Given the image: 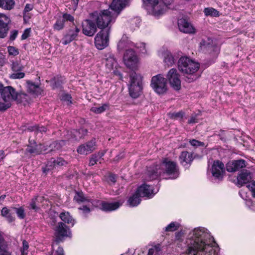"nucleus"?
Listing matches in <instances>:
<instances>
[{
    "mask_svg": "<svg viewBox=\"0 0 255 255\" xmlns=\"http://www.w3.org/2000/svg\"><path fill=\"white\" fill-rule=\"evenodd\" d=\"M186 253L188 255H217L213 248L216 243L208 230L199 227L188 235L186 240Z\"/></svg>",
    "mask_w": 255,
    "mask_h": 255,
    "instance_id": "obj_1",
    "label": "nucleus"
},
{
    "mask_svg": "<svg viewBox=\"0 0 255 255\" xmlns=\"http://www.w3.org/2000/svg\"><path fill=\"white\" fill-rule=\"evenodd\" d=\"M179 174V169L176 163L164 158L160 165L147 167L145 180L147 181H151L157 178L159 176L165 179H174L178 177Z\"/></svg>",
    "mask_w": 255,
    "mask_h": 255,
    "instance_id": "obj_2",
    "label": "nucleus"
},
{
    "mask_svg": "<svg viewBox=\"0 0 255 255\" xmlns=\"http://www.w3.org/2000/svg\"><path fill=\"white\" fill-rule=\"evenodd\" d=\"M128 0H113L109 9H102L97 15V27L100 29L108 28L110 31L111 23L114 22L121 11L128 4Z\"/></svg>",
    "mask_w": 255,
    "mask_h": 255,
    "instance_id": "obj_3",
    "label": "nucleus"
},
{
    "mask_svg": "<svg viewBox=\"0 0 255 255\" xmlns=\"http://www.w3.org/2000/svg\"><path fill=\"white\" fill-rule=\"evenodd\" d=\"M179 70L183 74L188 75L186 81L189 83L197 79L200 75L196 74L200 68L199 63L187 56L181 57L178 60Z\"/></svg>",
    "mask_w": 255,
    "mask_h": 255,
    "instance_id": "obj_4",
    "label": "nucleus"
},
{
    "mask_svg": "<svg viewBox=\"0 0 255 255\" xmlns=\"http://www.w3.org/2000/svg\"><path fill=\"white\" fill-rule=\"evenodd\" d=\"M70 235L71 232L67 226L62 222L58 223L55 229V239L52 245V251L49 255H64L62 248L58 247L56 250L54 248L55 246H58V244L62 241L64 238L70 237Z\"/></svg>",
    "mask_w": 255,
    "mask_h": 255,
    "instance_id": "obj_5",
    "label": "nucleus"
},
{
    "mask_svg": "<svg viewBox=\"0 0 255 255\" xmlns=\"http://www.w3.org/2000/svg\"><path fill=\"white\" fill-rule=\"evenodd\" d=\"M129 94L132 98L135 99L138 97L142 92V78L139 74L132 72L129 75Z\"/></svg>",
    "mask_w": 255,
    "mask_h": 255,
    "instance_id": "obj_6",
    "label": "nucleus"
},
{
    "mask_svg": "<svg viewBox=\"0 0 255 255\" xmlns=\"http://www.w3.org/2000/svg\"><path fill=\"white\" fill-rule=\"evenodd\" d=\"M143 3L146 6V8L155 16H159L163 14L166 10L167 5L172 1L165 0L163 2L159 0H142Z\"/></svg>",
    "mask_w": 255,
    "mask_h": 255,
    "instance_id": "obj_7",
    "label": "nucleus"
},
{
    "mask_svg": "<svg viewBox=\"0 0 255 255\" xmlns=\"http://www.w3.org/2000/svg\"><path fill=\"white\" fill-rule=\"evenodd\" d=\"M150 85L158 94H163L167 90L166 79L161 74L153 76L151 79Z\"/></svg>",
    "mask_w": 255,
    "mask_h": 255,
    "instance_id": "obj_8",
    "label": "nucleus"
},
{
    "mask_svg": "<svg viewBox=\"0 0 255 255\" xmlns=\"http://www.w3.org/2000/svg\"><path fill=\"white\" fill-rule=\"evenodd\" d=\"M110 31L108 28L103 29L97 34V49L102 50L108 46Z\"/></svg>",
    "mask_w": 255,
    "mask_h": 255,
    "instance_id": "obj_9",
    "label": "nucleus"
},
{
    "mask_svg": "<svg viewBox=\"0 0 255 255\" xmlns=\"http://www.w3.org/2000/svg\"><path fill=\"white\" fill-rule=\"evenodd\" d=\"M179 76L177 70L175 68L171 69L166 76L170 86L176 91L180 90L181 88V81Z\"/></svg>",
    "mask_w": 255,
    "mask_h": 255,
    "instance_id": "obj_10",
    "label": "nucleus"
},
{
    "mask_svg": "<svg viewBox=\"0 0 255 255\" xmlns=\"http://www.w3.org/2000/svg\"><path fill=\"white\" fill-rule=\"evenodd\" d=\"M125 65L130 69H133L137 66L138 58L135 52L131 48L127 49L124 56Z\"/></svg>",
    "mask_w": 255,
    "mask_h": 255,
    "instance_id": "obj_11",
    "label": "nucleus"
},
{
    "mask_svg": "<svg viewBox=\"0 0 255 255\" xmlns=\"http://www.w3.org/2000/svg\"><path fill=\"white\" fill-rule=\"evenodd\" d=\"M225 173L224 164L219 160L214 162L212 167V174L213 176L217 179L221 180L223 179Z\"/></svg>",
    "mask_w": 255,
    "mask_h": 255,
    "instance_id": "obj_12",
    "label": "nucleus"
},
{
    "mask_svg": "<svg viewBox=\"0 0 255 255\" xmlns=\"http://www.w3.org/2000/svg\"><path fill=\"white\" fill-rule=\"evenodd\" d=\"M16 94L17 92L14 88L11 86H7L4 87L1 95L3 101L11 104V102L16 101L17 98Z\"/></svg>",
    "mask_w": 255,
    "mask_h": 255,
    "instance_id": "obj_13",
    "label": "nucleus"
},
{
    "mask_svg": "<svg viewBox=\"0 0 255 255\" xmlns=\"http://www.w3.org/2000/svg\"><path fill=\"white\" fill-rule=\"evenodd\" d=\"M47 150L41 144H37L34 140L29 141V144L26 149V152L34 154H39Z\"/></svg>",
    "mask_w": 255,
    "mask_h": 255,
    "instance_id": "obj_14",
    "label": "nucleus"
},
{
    "mask_svg": "<svg viewBox=\"0 0 255 255\" xmlns=\"http://www.w3.org/2000/svg\"><path fill=\"white\" fill-rule=\"evenodd\" d=\"M83 32L84 34L91 36L96 32V24L95 20L86 19L82 24Z\"/></svg>",
    "mask_w": 255,
    "mask_h": 255,
    "instance_id": "obj_15",
    "label": "nucleus"
},
{
    "mask_svg": "<svg viewBox=\"0 0 255 255\" xmlns=\"http://www.w3.org/2000/svg\"><path fill=\"white\" fill-rule=\"evenodd\" d=\"M80 32L79 29L75 25L69 29L62 39V42L64 45H66L74 40Z\"/></svg>",
    "mask_w": 255,
    "mask_h": 255,
    "instance_id": "obj_16",
    "label": "nucleus"
},
{
    "mask_svg": "<svg viewBox=\"0 0 255 255\" xmlns=\"http://www.w3.org/2000/svg\"><path fill=\"white\" fill-rule=\"evenodd\" d=\"M246 162L244 159L233 160L227 163L226 169L228 172H235L245 167L246 166Z\"/></svg>",
    "mask_w": 255,
    "mask_h": 255,
    "instance_id": "obj_17",
    "label": "nucleus"
},
{
    "mask_svg": "<svg viewBox=\"0 0 255 255\" xmlns=\"http://www.w3.org/2000/svg\"><path fill=\"white\" fill-rule=\"evenodd\" d=\"M178 26L179 30L186 33H194L195 29L193 25L184 18H181L178 20Z\"/></svg>",
    "mask_w": 255,
    "mask_h": 255,
    "instance_id": "obj_18",
    "label": "nucleus"
},
{
    "mask_svg": "<svg viewBox=\"0 0 255 255\" xmlns=\"http://www.w3.org/2000/svg\"><path fill=\"white\" fill-rule=\"evenodd\" d=\"M9 18L5 15L0 13V38H4L7 34L8 27L7 25Z\"/></svg>",
    "mask_w": 255,
    "mask_h": 255,
    "instance_id": "obj_19",
    "label": "nucleus"
},
{
    "mask_svg": "<svg viewBox=\"0 0 255 255\" xmlns=\"http://www.w3.org/2000/svg\"><path fill=\"white\" fill-rule=\"evenodd\" d=\"M136 191L141 197L151 198L153 195L152 187L145 184L139 186Z\"/></svg>",
    "mask_w": 255,
    "mask_h": 255,
    "instance_id": "obj_20",
    "label": "nucleus"
},
{
    "mask_svg": "<svg viewBox=\"0 0 255 255\" xmlns=\"http://www.w3.org/2000/svg\"><path fill=\"white\" fill-rule=\"evenodd\" d=\"M251 179V173L247 170H244L239 174L238 177V184L242 186L249 182Z\"/></svg>",
    "mask_w": 255,
    "mask_h": 255,
    "instance_id": "obj_21",
    "label": "nucleus"
},
{
    "mask_svg": "<svg viewBox=\"0 0 255 255\" xmlns=\"http://www.w3.org/2000/svg\"><path fill=\"white\" fill-rule=\"evenodd\" d=\"M122 204L123 202L120 201L112 203L102 202L101 204V208L102 210L105 211H112L119 208L122 205Z\"/></svg>",
    "mask_w": 255,
    "mask_h": 255,
    "instance_id": "obj_22",
    "label": "nucleus"
},
{
    "mask_svg": "<svg viewBox=\"0 0 255 255\" xmlns=\"http://www.w3.org/2000/svg\"><path fill=\"white\" fill-rule=\"evenodd\" d=\"M95 142H88L86 145H82L77 148V152L81 154H87L95 149Z\"/></svg>",
    "mask_w": 255,
    "mask_h": 255,
    "instance_id": "obj_23",
    "label": "nucleus"
},
{
    "mask_svg": "<svg viewBox=\"0 0 255 255\" xmlns=\"http://www.w3.org/2000/svg\"><path fill=\"white\" fill-rule=\"evenodd\" d=\"M179 160L181 164L184 166L190 165L193 160V154L188 151H183L179 156Z\"/></svg>",
    "mask_w": 255,
    "mask_h": 255,
    "instance_id": "obj_24",
    "label": "nucleus"
},
{
    "mask_svg": "<svg viewBox=\"0 0 255 255\" xmlns=\"http://www.w3.org/2000/svg\"><path fill=\"white\" fill-rule=\"evenodd\" d=\"M26 84L27 88L29 93L35 96H38L41 94L42 91L38 85L35 84L34 83L30 81H27Z\"/></svg>",
    "mask_w": 255,
    "mask_h": 255,
    "instance_id": "obj_25",
    "label": "nucleus"
},
{
    "mask_svg": "<svg viewBox=\"0 0 255 255\" xmlns=\"http://www.w3.org/2000/svg\"><path fill=\"white\" fill-rule=\"evenodd\" d=\"M86 132L87 130L84 128H80L79 130L73 129L70 131V135L68 133L67 138L68 139L74 138L77 140L83 137Z\"/></svg>",
    "mask_w": 255,
    "mask_h": 255,
    "instance_id": "obj_26",
    "label": "nucleus"
},
{
    "mask_svg": "<svg viewBox=\"0 0 255 255\" xmlns=\"http://www.w3.org/2000/svg\"><path fill=\"white\" fill-rule=\"evenodd\" d=\"M133 45V43L130 41L126 35H123L118 44V49L123 50L128 47L130 48Z\"/></svg>",
    "mask_w": 255,
    "mask_h": 255,
    "instance_id": "obj_27",
    "label": "nucleus"
},
{
    "mask_svg": "<svg viewBox=\"0 0 255 255\" xmlns=\"http://www.w3.org/2000/svg\"><path fill=\"white\" fill-rule=\"evenodd\" d=\"M106 66L109 71H111L114 67H116L117 64V61L114 56L111 53L106 55Z\"/></svg>",
    "mask_w": 255,
    "mask_h": 255,
    "instance_id": "obj_28",
    "label": "nucleus"
},
{
    "mask_svg": "<svg viewBox=\"0 0 255 255\" xmlns=\"http://www.w3.org/2000/svg\"><path fill=\"white\" fill-rule=\"evenodd\" d=\"M1 215L4 217L9 223H11L15 220L14 213H12L11 210L7 207H3L1 211Z\"/></svg>",
    "mask_w": 255,
    "mask_h": 255,
    "instance_id": "obj_29",
    "label": "nucleus"
},
{
    "mask_svg": "<svg viewBox=\"0 0 255 255\" xmlns=\"http://www.w3.org/2000/svg\"><path fill=\"white\" fill-rule=\"evenodd\" d=\"M60 219L65 223L69 224L71 226H73L75 223V220L70 215L68 212H62L60 214Z\"/></svg>",
    "mask_w": 255,
    "mask_h": 255,
    "instance_id": "obj_30",
    "label": "nucleus"
},
{
    "mask_svg": "<svg viewBox=\"0 0 255 255\" xmlns=\"http://www.w3.org/2000/svg\"><path fill=\"white\" fill-rule=\"evenodd\" d=\"M44 200L43 197H37L32 199L29 208L37 211L40 206L39 203Z\"/></svg>",
    "mask_w": 255,
    "mask_h": 255,
    "instance_id": "obj_31",
    "label": "nucleus"
},
{
    "mask_svg": "<svg viewBox=\"0 0 255 255\" xmlns=\"http://www.w3.org/2000/svg\"><path fill=\"white\" fill-rule=\"evenodd\" d=\"M7 248V244L0 233V255H11Z\"/></svg>",
    "mask_w": 255,
    "mask_h": 255,
    "instance_id": "obj_32",
    "label": "nucleus"
},
{
    "mask_svg": "<svg viewBox=\"0 0 255 255\" xmlns=\"http://www.w3.org/2000/svg\"><path fill=\"white\" fill-rule=\"evenodd\" d=\"M15 2L13 0H0V7L6 10H11L14 7Z\"/></svg>",
    "mask_w": 255,
    "mask_h": 255,
    "instance_id": "obj_33",
    "label": "nucleus"
},
{
    "mask_svg": "<svg viewBox=\"0 0 255 255\" xmlns=\"http://www.w3.org/2000/svg\"><path fill=\"white\" fill-rule=\"evenodd\" d=\"M140 197H141L136 191L135 193L132 196L130 197L128 200V202L130 206L134 207L137 206L141 201Z\"/></svg>",
    "mask_w": 255,
    "mask_h": 255,
    "instance_id": "obj_34",
    "label": "nucleus"
},
{
    "mask_svg": "<svg viewBox=\"0 0 255 255\" xmlns=\"http://www.w3.org/2000/svg\"><path fill=\"white\" fill-rule=\"evenodd\" d=\"M164 62L168 66H171L175 63V60L172 54L167 51L164 54Z\"/></svg>",
    "mask_w": 255,
    "mask_h": 255,
    "instance_id": "obj_35",
    "label": "nucleus"
},
{
    "mask_svg": "<svg viewBox=\"0 0 255 255\" xmlns=\"http://www.w3.org/2000/svg\"><path fill=\"white\" fill-rule=\"evenodd\" d=\"M49 162L53 164L54 167L65 166L67 163V162L61 157H58L56 159L51 158Z\"/></svg>",
    "mask_w": 255,
    "mask_h": 255,
    "instance_id": "obj_36",
    "label": "nucleus"
},
{
    "mask_svg": "<svg viewBox=\"0 0 255 255\" xmlns=\"http://www.w3.org/2000/svg\"><path fill=\"white\" fill-rule=\"evenodd\" d=\"M65 144V141L64 140L54 141L50 145V150H59Z\"/></svg>",
    "mask_w": 255,
    "mask_h": 255,
    "instance_id": "obj_37",
    "label": "nucleus"
},
{
    "mask_svg": "<svg viewBox=\"0 0 255 255\" xmlns=\"http://www.w3.org/2000/svg\"><path fill=\"white\" fill-rule=\"evenodd\" d=\"M16 97L17 98L16 99V101L18 103H23L24 104L28 103L30 100L29 96L24 93H17Z\"/></svg>",
    "mask_w": 255,
    "mask_h": 255,
    "instance_id": "obj_38",
    "label": "nucleus"
},
{
    "mask_svg": "<svg viewBox=\"0 0 255 255\" xmlns=\"http://www.w3.org/2000/svg\"><path fill=\"white\" fill-rule=\"evenodd\" d=\"M74 200L78 203H85L88 201L87 199L84 196L83 192L78 191L75 192Z\"/></svg>",
    "mask_w": 255,
    "mask_h": 255,
    "instance_id": "obj_39",
    "label": "nucleus"
},
{
    "mask_svg": "<svg viewBox=\"0 0 255 255\" xmlns=\"http://www.w3.org/2000/svg\"><path fill=\"white\" fill-rule=\"evenodd\" d=\"M180 226L179 223L176 222H173L169 224L165 228V231L166 232H173L177 230Z\"/></svg>",
    "mask_w": 255,
    "mask_h": 255,
    "instance_id": "obj_40",
    "label": "nucleus"
},
{
    "mask_svg": "<svg viewBox=\"0 0 255 255\" xmlns=\"http://www.w3.org/2000/svg\"><path fill=\"white\" fill-rule=\"evenodd\" d=\"M204 12L206 15H210L212 16H219V12L213 7L205 8Z\"/></svg>",
    "mask_w": 255,
    "mask_h": 255,
    "instance_id": "obj_41",
    "label": "nucleus"
},
{
    "mask_svg": "<svg viewBox=\"0 0 255 255\" xmlns=\"http://www.w3.org/2000/svg\"><path fill=\"white\" fill-rule=\"evenodd\" d=\"M11 68L14 72H19L23 69V66L17 61L12 62Z\"/></svg>",
    "mask_w": 255,
    "mask_h": 255,
    "instance_id": "obj_42",
    "label": "nucleus"
},
{
    "mask_svg": "<svg viewBox=\"0 0 255 255\" xmlns=\"http://www.w3.org/2000/svg\"><path fill=\"white\" fill-rule=\"evenodd\" d=\"M64 22L62 18H59L53 25V28L56 30H60L64 28Z\"/></svg>",
    "mask_w": 255,
    "mask_h": 255,
    "instance_id": "obj_43",
    "label": "nucleus"
},
{
    "mask_svg": "<svg viewBox=\"0 0 255 255\" xmlns=\"http://www.w3.org/2000/svg\"><path fill=\"white\" fill-rule=\"evenodd\" d=\"M170 117L173 119L181 120L183 119L185 115V113L180 111L177 113H173L169 114Z\"/></svg>",
    "mask_w": 255,
    "mask_h": 255,
    "instance_id": "obj_44",
    "label": "nucleus"
},
{
    "mask_svg": "<svg viewBox=\"0 0 255 255\" xmlns=\"http://www.w3.org/2000/svg\"><path fill=\"white\" fill-rule=\"evenodd\" d=\"M7 52L9 55L13 56H17L19 53L18 49L12 46H9L7 47Z\"/></svg>",
    "mask_w": 255,
    "mask_h": 255,
    "instance_id": "obj_45",
    "label": "nucleus"
},
{
    "mask_svg": "<svg viewBox=\"0 0 255 255\" xmlns=\"http://www.w3.org/2000/svg\"><path fill=\"white\" fill-rule=\"evenodd\" d=\"M28 243L24 240L22 242V247L20 249L21 255H27L28 252Z\"/></svg>",
    "mask_w": 255,
    "mask_h": 255,
    "instance_id": "obj_46",
    "label": "nucleus"
},
{
    "mask_svg": "<svg viewBox=\"0 0 255 255\" xmlns=\"http://www.w3.org/2000/svg\"><path fill=\"white\" fill-rule=\"evenodd\" d=\"M62 19L64 22L66 21H68L72 22L73 26H75V25L74 23V18L72 15H71L70 14H68L67 13H64L62 15Z\"/></svg>",
    "mask_w": 255,
    "mask_h": 255,
    "instance_id": "obj_47",
    "label": "nucleus"
},
{
    "mask_svg": "<svg viewBox=\"0 0 255 255\" xmlns=\"http://www.w3.org/2000/svg\"><path fill=\"white\" fill-rule=\"evenodd\" d=\"M13 209L15 210V212L19 219H23L25 217V214L23 208H14Z\"/></svg>",
    "mask_w": 255,
    "mask_h": 255,
    "instance_id": "obj_48",
    "label": "nucleus"
},
{
    "mask_svg": "<svg viewBox=\"0 0 255 255\" xmlns=\"http://www.w3.org/2000/svg\"><path fill=\"white\" fill-rule=\"evenodd\" d=\"M15 73H12L10 75L9 78L12 79H17L23 78L25 74L23 72H15Z\"/></svg>",
    "mask_w": 255,
    "mask_h": 255,
    "instance_id": "obj_49",
    "label": "nucleus"
},
{
    "mask_svg": "<svg viewBox=\"0 0 255 255\" xmlns=\"http://www.w3.org/2000/svg\"><path fill=\"white\" fill-rule=\"evenodd\" d=\"M134 46L139 49V51L143 54L146 53V49L145 48V44L144 43H139L134 44Z\"/></svg>",
    "mask_w": 255,
    "mask_h": 255,
    "instance_id": "obj_50",
    "label": "nucleus"
},
{
    "mask_svg": "<svg viewBox=\"0 0 255 255\" xmlns=\"http://www.w3.org/2000/svg\"><path fill=\"white\" fill-rule=\"evenodd\" d=\"M11 104L3 101L2 99L0 100V111H4L10 108Z\"/></svg>",
    "mask_w": 255,
    "mask_h": 255,
    "instance_id": "obj_51",
    "label": "nucleus"
},
{
    "mask_svg": "<svg viewBox=\"0 0 255 255\" xmlns=\"http://www.w3.org/2000/svg\"><path fill=\"white\" fill-rule=\"evenodd\" d=\"M88 205L86 206H83L79 208V209L81 210L82 211V213L85 215H86L88 213H89L90 211V203L88 201Z\"/></svg>",
    "mask_w": 255,
    "mask_h": 255,
    "instance_id": "obj_52",
    "label": "nucleus"
},
{
    "mask_svg": "<svg viewBox=\"0 0 255 255\" xmlns=\"http://www.w3.org/2000/svg\"><path fill=\"white\" fill-rule=\"evenodd\" d=\"M191 145L194 147L204 146L205 143L196 139H192L189 141Z\"/></svg>",
    "mask_w": 255,
    "mask_h": 255,
    "instance_id": "obj_53",
    "label": "nucleus"
},
{
    "mask_svg": "<svg viewBox=\"0 0 255 255\" xmlns=\"http://www.w3.org/2000/svg\"><path fill=\"white\" fill-rule=\"evenodd\" d=\"M107 181L110 184H115L117 181V176L113 174H110L107 178Z\"/></svg>",
    "mask_w": 255,
    "mask_h": 255,
    "instance_id": "obj_54",
    "label": "nucleus"
},
{
    "mask_svg": "<svg viewBox=\"0 0 255 255\" xmlns=\"http://www.w3.org/2000/svg\"><path fill=\"white\" fill-rule=\"evenodd\" d=\"M61 100L63 101L67 102L68 104H71V97L70 95L67 94H63L61 96Z\"/></svg>",
    "mask_w": 255,
    "mask_h": 255,
    "instance_id": "obj_55",
    "label": "nucleus"
},
{
    "mask_svg": "<svg viewBox=\"0 0 255 255\" xmlns=\"http://www.w3.org/2000/svg\"><path fill=\"white\" fill-rule=\"evenodd\" d=\"M208 41H209V42H207L205 41V40H203L202 41V42L201 43L202 45L206 48H212L214 50L215 49H217V47H212V45L211 44V43L212 42V40L208 39Z\"/></svg>",
    "mask_w": 255,
    "mask_h": 255,
    "instance_id": "obj_56",
    "label": "nucleus"
},
{
    "mask_svg": "<svg viewBox=\"0 0 255 255\" xmlns=\"http://www.w3.org/2000/svg\"><path fill=\"white\" fill-rule=\"evenodd\" d=\"M198 114L192 115L190 119L188 120V123L189 124H193L197 123L198 122Z\"/></svg>",
    "mask_w": 255,
    "mask_h": 255,
    "instance_id": "obj_57",
    "label": "nucleus"
},
{
    "mask_svg": "<svg viewBox=\"0 0 255 255\" xmlns=\"http://www.w3.org/2000/svg\"><path fill=\"white\" fill-rule=\"evenodd\" d=\"M109 108V105L107 104H103L102 106L97 108V113L100 114Z\"/></svg>",
    "mask_w": 255,
    "mask_h": 255,
    "instance_id": "obj_58",
    "label": "nucleus"
},
{
    "mask_svg": "<svg viewBox=\"0 0 255 255\" xmlns=\"http://www.w3.org/2000/svg\"><path fill=\"white\" fill-rule=\"evenodd\" d=\"M247 187L252 192L253 196L255 197V181L248 184Z\"/></svg>",
    "mask_w": 255,
    "mask_h": 255,
    "instance_id": "obj_59",
    "label": "nucleus"
},
{
    "mask_svg": "<svg viewBox=\"0 0 255 255\" xmlns=\"http://www.w3.org/2000/svg\"><path fill=\"white\" fill-rule=\"evenodd\" d=\"M184 234L182 232H177L175 234V240L176 241L182 242L183 240Z\"/></svg>",
    "mask_w": 255,
    "mask_h": 255,
    "instance_id": "obj_60",
    "label": "nucleus"
},
{
    "mask_svg": "<svg viewBox=\"0 0 255 255\" xmlns=\"http://www.w3.org/2000/svg\"><path fill=\"white\" fill-rule=\"evenodd\" d=\"M33 128V130H36L37 132H43L46 131V128L43 126H42V127L35 126Z\"/></svg>",
    "mask_w": 255,
    "mask_h": 255,
    "instance_id": "obj_61",
    "label": "nucleus"
},
{
    "mask_svg": "<svg viewBox=\"0 0 255 255\" xmlns=\"http://www.w3.org/2000/svg\"><path fill=\"white\" fill-rule=\"evenodd\" d=\"M18 31L16 30H12L10 32L9 39L10 40H14L17 36Z\"/></svg>",
    "mask_w": 255,
    "mask_h": 255,
    "instance_id": "obj_62",
    "label": "nucleus"
},
{
    "mask_svg": "<svg viewBox=\"0 0 255 255\" xmlns=\"http://www.w3.org/2000/svg\"><path fill=\"white\" fill-rule=\"evenodd\" d=\"M30 32V28L26 29L24 30V31L23 32V33L22 34V35H21V39L22 40H24V39H26L29 36Z\"/></svg>",
    "mask_w": 255,
    "mask_h": 255,
    "instance_id": "obj_63",
    "label": "nucleus"
},
{
    "mask_svg": "<svg viewBox=\"0 0 255 255\" xmlns=\"http://www.w3.org/2000/svg\"><path fill=\"white\" fill-rule=\"evenodd\" d=\"M33 8V6L31 4L27 3L25 6V7L23 10V12L26 13L29 12V11H31Z\"/></svg>",
    "mask_w": 255,
    "mask_h": 255,
    "instance_id": "obj_64",
    "label": "nucleus"
}]
</instances>
